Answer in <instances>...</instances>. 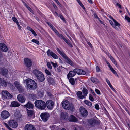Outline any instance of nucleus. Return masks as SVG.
<instances>
[{
    "mask_svg": "<svg viewBox=\"0 0 130 130\" xmlns=\"http://www.w3.org/2000/svg\"><path fill=\"white\" fill-rule=\"evenodd\" d=\"M27 89L34 90L37 87V83L33 80L30 79H27L25 80Z\"/></svg>",
    "mask_w": 130,
    "mask_h": 130,
    "instance_id": "obj_1",
    "label": "nucleus"
},
{
    "mask_svg": "<svg viewBox=\"0 0 130 130\" xmlns=\"http://www.w3.org/2000/svg\"><path fill=\"white\" fill-rule=\"evenodd\" d=\"M35 106L37 109L40 110H44L46 108V104L43 101L40 100H36L34 103Z\"/></svg>",
    "mask_w": 130,
    "mask_h": 130,
    "instance_id": "obj_2",
    "label": "nucleus"
},
{
    "mask_svg": "<svg viewBox=\"0 0 130 130\" xmlns=\"http://www.w3.org/2000/svg\"><path fill=\"white\" fill-rule=\"evenodd\" d=\"M62 106L63 108L69 111L73 112L74 107L71 103L69 102L67 100L64 101L62 103Z\"/></svg>",
    "mask_w": 130,
    "mask_h": 130,
    "instance_id": "obj_3",
    "label": "nucleus"
},
{
    "mask_svg": "<svg viewBox=\"0 0 130 130\" xmlns=\"http://www.w3.org/2000/svg\"><path fill=\"white\" fill-rule=\"evenodd\" d=\"M8 125L5 123L3 124L5 126L10 130H11L12 129L9 127L13 128H15L17 126L18 124L17 122L14 120H9L8 122Z\"/></svg>",
    "mask_w": 130,
    "mask_h": 130,
    "instance_id": "obj_4",
    "label": "nucleus"
},
{
    "mask_svg": "<svg viewBox=\"0 0 130 130\" xmlns=\"http://www.w3.org/2000/svg\"><path fill=\"white\" fill-rule=\"evenodd\" d=\"M2 98L3 99H11L12 97V95L6 91L3 90L2 91Z\"/></svg>",
    "mask_w": 130,
    "mask_h": 130,
    "instance_id": "obj_5",
    "label": "nucleus"
},
{
    "mask_svg": "<svg viewBox=\"0 0 130 130\" xmlns=\"http://www.w3.org/2000/svg\"><path fill=\"white\" fill-rule=\"evenodd\" d=\"M24 62L26 67L29 68L31 67L32 66V61L30 59L28 58L24 59Z\"/></svg>",
    "mask_w": 130,
    "mask_h": 130,
    "instance_id": "obj_6",
    "label": "nucleus"
},
{
    "mask_svg": "<svg viewBox=\"0 0 130 130\" xmlns=\"http://www.w3.org/2000/svg\"><path fill=\"white\" fill-rule=\"evenodd\" d=\"M1 118L3 119H5L8 118L10 116L9 113L7 111L5 110L2 111L1 113Z\"/></svg>",
    "mask_w": 130,
    "mask_h": 130,
    "instance_id": "obj_7",
    "label": "nucleus"
},
{
    "mask_svg": "<svg viewBox=\"0 0 130 130\" xmlns=\"http://www.w3.org/2000/svg\"><path fill=\"white\" fill-rule=\"evenodd\" d=\"M40 116L43 121L45 122L48 120L49 117V115L48 113H45L41 114Z\"/></svg>",
    "mask_w": 130,
    "mask_h": 130,
    "instance_id": "obj_8",
    "label": "nucleus"
},
{
    "mask_svg": "<svg viewBox=\"0 0 130 130\" xmlns=\"http://www.w3.org/2000/svg\"><path fill=\"white\" fill-rule=\"evenodd\" d=\"M14 84L15 87L20 93L23 92L24 91V89L22 86H21L19 82L17 81L15 82Z\"/></svg>",
    "mask_w": 130,
    "mask_h": 130,
    "instance_id": "obj_9",
    "label": "nucleus"
},
{
    "mask_svg": "<svg viewBox=\"0 0 130 130\" xmlns=\"http://www.w3.org/2000/svg\"><path fill=\"white\" fill-rule=\"evenodd\" d=\"M46 105L47 107L50 109H52L54 105L53 101L51 100H48L46 102Z\"/></svg>",
    "mask_w": 130,
    "mask_h": 130,
    "instance_id": "obj_10",
    "label": "nucleus"
},
{
    "mask_svg": "<svg viewBox=\"0 0 130 130\" xmlns=\"http://www.w3.org/2000/svg\"><path fill=\"white\" fill-rule=\"evenodd\" d=\"M80 110L81 115L84 117H86L88 115V112L85 108L81 107L80 108Z\"/></svg>",
    "mask_w": 130,
    "mask_h": 130,
    "instance_id": "obj_11",
    "label": "nucleus"
},
{
    "mask_svg": "<svg viewBox=\"0 0 130 130\" xmlns=\"http://www.w3.org/2000/svg\"><path fill=\"white\" fill-rule=\"evenodd\" d=\"M89 123L91 126H93L95 124H99V122L97 120L95 119H90L88 121Z\"/></svg>",
    "mask_w": 130,
    "mask_h": 130,
    "instance_id": "obj_12",
    "label": "nucleus"
},
{
    "mask_svg": "<svg viewBox=\"0 0 130 130\" xmlns=\"http://www.w3.org/2000/svg\"><path fill=\"white\" fill-rule=\"evenodd\" d=\"M25 130H36L33 126L30 124H26L25 126Z\"/></svg>",
    "mask_w": 130,
    "mask_h": 130,
    "instance_id": "obj_13",
    "label": "nucleus"
},
{
    "mask_svg": "<svg viewBox=\"0 0 130 130\" xmlns=\"http://www.w3.org/2000/svg\"><path fill=\"white\" fill-rule=\"evenodd\" d=\"M46 53L48 56H51L52 57H58L57 55L52 51L50 49H48Z\"/></svg>",
    "mask_w": 130,
    "mask_h": 130,
    "instance_id": "obj_14",
    "label": "nucleus"
},
{
    "mask_svg": "<svg viewBox=\"0 0 130 130\" xmlns=\"http://www.w3.org/2000/svg\"><path fill=\"white\" fill-rule=\"evenodd\" d=\"M0 48L2 51L4 52H6L8 50L7 46L3 43L0 44Z\"/></svg>",
    "mask_w": 130,
    "mask_h": 130,
    "instance_id": "obj_15",
    "label": "nucleus"
},
{
    "mask_svg": "<svg viewBox=\"0 0 130 130\" xmlns=\"http://www.w3.org/2000/svg\"><path fill=\"white\" fill-rule=\"evenodd\" d=\"M69 120L71 122H76L77 121V119L73 115H71L69 117Z\"/></svg>",
    "mask_w": 130,
    "mask_h": 130,
    "instance_id": "obj_16",
    "label": "nucleus"
},
{
    "mask_svg": "<svg viewBox=\"0 0 130 130\" xmlns=\"http://www.w3.org/2000/svg\"><path fill=\"white\" fill-rule=\"evenodd\" d=\"M17 98L18 100L21 102H24L25 101V99L24 97L20 94L18 95Z\"/></svg>",
    "mask_w": 130,
    "mask_h": 130,
    "instance_id": "obj_17",
    "label": "nucleus"
},
{
    "mask_svg": "<svg viewBox=\"0 0 130 130\" xmlns=\"http://www.w3.org/2000/svg\"><path fill=\"white\" fill-rule=\"evenodd\" d=\"M8 73V70L7 69L2 68L1 69V74L2 75L6 76Z\"/></svg>",
    "mask_w": 130,
    "mask_h": 130,
    "instance_id": "obj_18",
    "label": "nucleus"
},
{
    "mask_svg": "<svg viewBox=\"0 0 130 130\" xmlns=\"http://www.w3.org/2000/svg\"><path fill=\"white\" fill-rule=\"evenodd\" d=\"M75 75V73L73 70L70 71L67 76L68 79H69L70 77H72Z\"/></svg>",
    "mask_w": 130,
    "mask_h": 130,
    "instance_id": "obj_19",
    "label": "nucleus"
},
{
    "mask_svg": "<svg viewBox=\"0 0 130 130\" xmlns=\"http://www.w3.org/2000/svg\"><path fill=\"white\" fill-rule=\"evenodd\" d=\"M33 73L37 77L42 74V73L41 71L37 69H35L34 70Z\"/></svg>",
    "mask_w": 130,
    "mask_h": 130,
    "instance_id": "obj_20",
    "label": "nucleus"
},
{
    "mask_svg": "<svg viewBox=\"0 0 130 130\" xmlns=\"http://www.w3.org/2000/svg\"><path fill=\"white\" fill-rule=\"evenodd\" d=\"M21 114L18 111H16L14 113V118L16 119H19L21 117Z\"/></svg>",
    "mask_w": 130,
    "mask_h": 130,
    "instance_id": "obj_21",
    "label": "nucleus"
},
{
    "mask_svg": "<svg viewBox=\"0 0 130 130\" xmlns=\"http://www.w3.org/2000/svg\"><path fill=\"white\" fill-rule=\"evenodd\" d=\"M113 21L114 22V24L113 25V27L115 29H117L118 28L116 27V26L119 27L121 25L119 23L117 22L115 20H113Z\"/></svg>",
    "mask_w": 130,
    "mask_h": 130,
    "instance_id": "obj_22",
    "label": "nucleus"
},
{
    "mask_svg": "<svg viewBox=\"0 0 130 130\" xmlns=\"http://www.w3.org/2000/svg\"><path fill=\"white\" fill-rule=\"evenodd\" d=\"M68 117L67 114L66 112H62L61 114V118L63 120H65Z\"/></svg>",
    "mask_w": 130,
    "mask_h": 130,
    "instance_id": "obj_23",
    "label": "nucleus"
},
{
    "mask_svg": "<svg viewBox=\"0 0 130 130\" xmlns=\"http://www.w3.org/2000/svg\"><path fill=\"white\" fill-rule=\"evenodd\" d=\"M24 106L29 109H32L33 108L34 105L30 102H28L27 104L24 105Z\"/></svg>",
    "mask_w": 130,
    "mask_h": 130,
    "instance_id": "obj_24",
    "label": "nucleus"
},
{
    "mask_svg": "<svg viewBox=\"0 0 130 130\" xmlns=\"http://www.w3.org/2000/svg\"><path fill=\"white\" fill-rule=\"evenodd\" d=\"M40 75L37 77L38 80L41 82L43 81L45 79L44 75L42 73Z\"/></svg>",
    "mask_w": 130,
    "mask_h": 130,
    "instance_id": "obj_25",
    "label": "nucleus"
},
{
    "mask_svg": "<svg viewBox=\"0 0 130 130\" xmlns=\"http://www.w3.org/2000/svg\"><path fill=\"white\" fill-rule=\"evenodd\" d=\"M20 104L17 102L14 101L12 102L11 106L12 107H16L19 106Z\"/></svg>",
    "mask_w": 130,
    "mask_h": 130,
    "instance_id": "obj_26",
    "label": "nucleus"
},
{
    "mask_svg": "<svg viewBox=\"0 0 130 130\" xmlns=\"http://www.w3.org/2000/svg\"><path fill=\"white\" fill-rule=\"evenodd\" d=\"M77 96L80 99H82L83 98H85L84 96L82 94V92L80 91H78L77 93Z\"/></svg>",
    "mask_w": 130,
    "mask_h": 130,
    "instance_id": "obj_27",
    "label": "nucleus"
},
{
    "mask_svg": "<svg viewBox=\"0 0 130 130\" xmlns=\"http://www.w3.org/2000/svg\"><path fill=\"white\" fill-rule=\"evenodd\" d=\"M0 84L2 86L5 87L7 86V83L4 80L0 78Z\"/></svg>",
    "mask_w": 130,
    "mask_h": 130,
    "instance_id": "obj_28",
    "label": "nucleus"
},
{
    "mask_svg": "<svg viewBox=\"0 0 130 130\" xmlns=\"http://www.w3.org/2000/svg\"><path fill=\"white\" fill-rule=\"evenodd\" d=\"M82 92L83 94V95L85 98L86 96H87L88 93V90L86 88H83L82 90Z\"/></svg>",
    "mask_w": 130,
    "mask_h": 130,
    "instance_id": "obj_29",
    "label": "nucleus"
},
{
    "mask_svg": "<svg viewBox=\"0 0 130 130\" xmlns=\"http://www.w3.org/2000/svg\"><path fill=\"white\" fill-rule=\"evenodd\" d=\"M91 81L94 83L97 84L99 82V80L94 77H92L91 78Z\"/></svg>",
    "mask_w": 130,
    "mask_h": 130,
    "instance_id": "obj_30",
    "label": "nucleus"
},
{
    "mask_svg": "<svg viewBox=\"0 0 130 130\" xmlns=\"http://www.w3.org/2000/svg\"><path fill=\"white\" fill-rule=\"evenodd\" d=\"M27 29L28 30L30 31L34 36H35L37 35V34L35 31L30 27L27 26Z\"/></svg>",
    "mask_w": 130,
    "mask_h": 130,
    "instance_id": "obj_31",
    "label": "nucleus"
},
{
    "mask_svg": "<svg viewBox=\"0 0 130 130\" xmlns=\"http://www.w3.org/2000/svg\"><path fill=\"white\" fill-rule=\"evenodd\" d=\"M56 50L62 57H66L65 54L62 51H61L58 48H56Z\"/></svg>",
    "mask_w": 130,
    "mask_h": 130,
    "instance_id": "obj_32",
    "label": "nucleus"
},
{
    "mask_svg": "<svg viewBox=\"0 0 130 130\" xmlns=\"http://www.w3.org/2000/svg\"><path fill=\"white\" fill-rule=\"evenodd\" d=\"M65 59V61L66 62L69 64L72 65L73 64V62L72 61L69 59L68 57H64Z\"/></svg>",
    "mask_w": 130,
    "mask_h": 130,
    "instance_id": "obj_33",
    "label": "nucleus"
},
{
    "mask_svg": "<svg viewBox=\"0 0 130 130\" xmlns=\"http://www.w3.org/2000/svg\"><path fill=\"white\" fill-rule=\"evenodd\" d=\"M70 83L72 85H74L75 83V81L74 79L73 78H70L69 79Z\"/></svg>",
    "mask_w": 130,
    "mask_h": 130,
    "instance_id": "obj_34",
    "label": "nucleus"
},
{
    "mask_svg": "<svg viewBox=\"0 0 130 130\" xmlns=\"http://www.w3.org/2000/svg\"><path fill=\"white\" fill-rule=\"evenodd\" d=\"M27 113L29 117H31L33 114V111L31 110H28Z\"/></svg>",
    "mask_w": 130,
    "mask_h": 130,
    "instance_id": "obj_35",
    "label": "nucleus"
},
{
    "mask_svg": "<svg viewBox=\"0 0 130 130\" xmlns=\"http://www.w3.org/2000/svg\"><path fill=\"white\" fill-rule=\"evenodd\" d=\"M25 6L31 12H32L33 10L24 2H23Z\"/></svg>",
    "mask_w": 130,
    "mask_h": 130,
    "instance_id": "obj_36",
    "label": "nucleus"
},
{
    "mask_svg": "<svg viewBox=\"0 0 130 130\" xmlns=\"http://www.w3.org/2000/svg\"><path fill=\"white\" fill-rule=\"evenodd\" d=\"M84 102L86 104L89 106H91L92 105V103L88 101L85 100Z\"/></svg>",
    "mask_w": 130,
    "mask_h": 130,
    "instance_id": "obj_37",
    "label": "nucleus"
},
{
    "mask_svg": "<svg viewBox=\"0 0 130 130\" xmlns=\"http://www.w3.org/2000/svg\"><path fill=\"white\" fill-rule=\"evenodd\" d=\"M81 71L80 70L79 72V75H85L86 74V72L84 70L80 69Z\"/></svg>",
    "mask_w": 130,
    "mask_h": 130,
    "instance_id": "obj_38",
    "label": "nucleus"
},
{
    "mask_svg": "<svg viewBox=\"0 0 130 130\" xmlns=\"http://www.w3.org/2000/svg\"><path fill=\"white\" fill-rule=\"evenodd\" d=\"M73 70L75 74L76 73L78 75H79V72L80 70L81 71L80 69L77 68Z\"/></svg>",
    "mask_w": 130,
    "mask_h": 130,
    "instance_id": "obj_39",
    "label": "nucleus"
},
{
    "mask_svg": "<svg viewBox=\"0 0 130 130\" xmlns=\"http://www.w3.org/2000/svg\"><path fill=\"white\" fill-rule=\"evenodd\" d=\"M31 42L34 43L38 45H39V41L37 40L36 39H33L31 40Z\"/></svg>",
    "mask_w": 130,
    "mask_h": 130,
    "instance_id": "obj_40",
    "label": "nucleus"
},
{
    "mask_svg": "<svg viewBox=\"0 0 130 130\" xmlns=\"http://www.w3.org/2000/svg\"><path fill=\"white\" fill-rule=\"evenodd\" d=\"M58 17H59L64 22H66V21L65 20V18L61 14H59Z\"/></svg>",
    "mask_w": 130,
    "mask_h": 130,
    "instance_id": "obj_41",
    "label": "nucleus"
},
{
    "mask_svg": "<svg viewBox=\"0 0 130 130\" xmlns=\"http://www.w3.org/2000/svg\"><path fill=\"white\" fill-rule=\"evenodd\" d=\"M62 68H63V67L62 66H59L58 68L56 70L57 72H60Z\"/></svg>",
    "mask_w": 130,
    "mask_h": 130,
    "instance_id": "obj_42",
    "label": "nucleus"
},
{
    "mask_svg": "<svg viewBox=\"0 0 130 130\" xmlns=\"http://www.w3.org/2000/svg\"><path fill=\"white\" fill-rule=\"evenodd\" d=\"M110 69L114 74H115V75H117V76H118V75H117V74L116 72L115 71V70H114V69L112 67L110 68Z\"/></svg>",
    "mask_w": 130,
    "mask_h": 130,
    "instance_id": "obj_43",
    "label": "nucleus"
},
{
    "mask_svg": "<svg viewBox=\"0 0 130 130\" xmlns=\"http://www.w3.org/2000/svg\"><path fill=\"white\" fill-rule=\"evenodd\" d=\"M12 19L13 21L15 22L16 24L18 23H19L18 21L17 20V19L15 17H12Z\"/></svg>",
    "mask_w": 130,
    "mask_h": 130,
    "instance_id": "obj_44",
    "label": "nucleus"
},
{
    "mask_svg": "<svg viewBox=\"0 0 130 130\" xmlns=\"http://www.w3.org/2000/svg\"><path fill=\"white\" fill-rule=\"evenodd\" d=\"M60 38H61V39H63L65 38L63 36V35L61 34H60L59 33V34L57 35Z\"/></svg>",
    "mask_w": 130,
    "mask_h": 130,
    "instance_id": "obj_45",
    "label": "nucleus"
},
{
    "mask_svg": "<svg viewBox=\"0 0 130 130\" xmlns=\"http://www.w3.org/2000/svg\"><path fill=\"white\" fill-rule=\"evenodd\" d=\"M110 59L113 63L115 65L117 64V62L113 58V57H110Z\"/></svg>",
    "mask_w": 130,
    "mask_h": 130,
    "instance_id": "obj_46",
    "label": "nucleus"
},
{
    "mask_svg": "<svg viewBox=\"0 0 130 130\" xmlns=\"http://www.w3.org/2000/svg\"><path fill=\"white\" fill-rule=\"evenodd\" d=\"M89 99L90 100L92 101H94V99L91 94H90L89 95Z\"/></svg>",
    "mask_w": 130,
    "mask_h": 130,
    "instance_id": "obj_47",
    "label": "nucleus"
},
{
    "mask_svg": "<svg viewBox=\"0 0 130 130\" xmlns=\"http://www.w3.org/2000/svg\"><path fill=\"white\" fill-rule=\"evenodd\" d=\"M52 29L57 34V35L59 34V33L54 27H53V28Z\"/></svg>",
    "mask_w": 130,
    "mask_h": 130,
    "instance_id": "obj_48",
    "label": "nucleus"
},
{
    "mask_svg": "<svg viewBox=\"0 0 130 130\" xmlns=\"http://www.w3.org/2000/svg\"><path fill=\"white\" fill-rule=\"evenodd\" d=\"M45 73L48 75H51V73L47 69L45 70Z\"/></svg>",
    "mask_w": 130,
    "mask_h": 130,
    "instance_id": "obj_49",
    "label": "nucleus"
},
{
    "mask_svg": "<svg viewBox=\"0 0 130 130\" xmlns=\"http://www.w3.org/2000/svg\"><path fill=\"white\" fill-rule=\"evenodd\" d=\"M47 65L48 67L50 69H51L52 68V67L51 66V65L50 63L49 62H48L47 63Z\"/></svg>",
    "mask_w": 130,
    "mask_h": 130,
    "instance_id": "obj_50",
    "label": "nucleus"
},
{
    "mask_svg": "<svg viewBox=\"0 0 130 130\" xmlns=\"http://www.w3.org/2000/svg\"><path fill=\"white\" fill-rule=\"evenodd\" d=\"M47 24H48V25L49 26L50 28L52 29L53 28V27H54L53 26V25L50 23L49 22H47Z\"/></svg>",
    "mask_w": 130,
    "mask_h": 130,
    "instance_id": "obj_51",
    "label": "nucleus"
},
{
    "mask_svg": "<svg viewBox=\"0 0 130 130\" xmlns=\"http://www.w3.org/2000/svg\"><path fill=\"white\" fill-rule=\"evenodd\" d=\"M125 19L127 20L128 22H130V18L127 16L125 15Z\"/></svg>",
    "mask_w": 130,
    "mask_h": 130,
    "instance_id": "obj_52",
    "label": "nucleus"
},
{
    "mask_svg": "<svg viewBox=\"0 0 130 130\" xmlns=\"http://www.w3.org/2000/svg\"><path fill=\"white\" fill-rule=\"evenodd\" d=\"M51 63L54 68H56V67L57 66V65L56 63H54L52 62H51Z\"/></svg>",
    "mask_w": 130,
    "mask_h": 130,
    "instance_id": "obj_53",
    "label": "nucleus"
},
{
    "mask_svg": "<svg viewBox=\"0 0 130 130\" xmlns=\"http://www.w3.org/2000/svg\"><path fill=\"white\" fill-rule=\"evenodd\" d=\"M95 91L98 94H100V91L97 89H95Z\"/></svg>",
    "mask_w": 130,
    "mask_h": 130,
    "instance_id": "obj_54",
    "label": "nucleus"
},
{
    "mask_svg": "<svg viewBox=\"0 0 130 130\" xmlns=\"http://www.w3.org/2000/svg\"><path fill=\"white\" fill-rule=\"evenodd\" d=\"M96 71L97 72H99L100 71V70L98 66H97L96 67Z\"/></svg>",
    "mask_w": 130,
    "mask_h": 130,
    "instance_id": "obj_55",
    "label": "nucleus"
},
{
    "mask_svg": "<svg viewBox=\"0 0 130 130\" xmlns=\"http://www.w3.org/2000/svg\"><path fill=\"white\" fill-rule=\"evenodd\" d=\"M95 107L97 110L99 109V105L97 104H96L95 105Z\"/></svg>",
    "mask_w": 130,
    "mask_h": 130,
    "instance_id": "obj_56",
    "label": "nucleus"
},
{
    "mask_svg": "<svg viewBox=\"0 0 130 130\" xmlns=\"http://www.w3.org/2000/svg\"><path fill=\"white\" fill-rule=\"evenodd\" d=\"M106 63L108 64V67L110 68L112 67V66L110 65V64L107 61H106Z\"/></svg>",
    "mask_w": 130,
    "mask_h": 130,
    "instance_id": "obj_57",
    "label": "nucleus"
},
{
    "mask_svg": "<svg viewBox=\"0 0 130 130\" xmlns=\"http://www.w3.org/2000/svg\"><path fill=\"white\" fill-rule=\"evenodd\" d=\"M16 24L18 26V28L19 29V30H21V27L19 25V23H18V24Z\"/></svg>",
    "mask_w": 130,
    "mask_h": 130,
    "instance_id": "obj_58",
    "label": "nucleus"
},
{
    "mask_svg": "<svg viewBox=\"0 0 130 130\" xmlns=\"http://www.w3.org/2000/svg\"><path fill=\"white\" fill-rule=\"evenodd\" d=\"M79 4L83 8V9H85V7H84V6L83 5V4H82V3L81 2L80 3H79Z\"/></svg>",
    "mask_w": 130,
    "mask_h": 130,
    "instance_id": "obj_59",
    "label": "nucleus"
},
{
    "mask_svg": "<svg viewBox=\"0 0 130 130\" xmlns=\"http://www.w3.org/2000/svg\"><path fill=\"white\" fill-rule=\"evenodd\" d=\"M106 82H107V83L108 85L111 84L107 78H106Z\"/></svg>",
    "mask_w": 130,
    "mask_h": 130,
    "instance_id": "obj_60",
    "label": "nucleus"
},
{
    "mask_svg": "<svg viewBox=\"0 0 130 130\" xmlns=\"http://www.w3.org/2000/svg\"><path fill=\"white\" fill-rule=\"evenodd\" d=\"M53 5L55 9H57L58 8L57 7L54 3H53Z\"/></svg>",
    "mask_w": 130,
    "mask_h": 130,
    "instance_id": "obj_61",
    "label": "nucleus"
},
{
    "mask_svg": "<svg viewBox=\"0 0 130 130\" xmlns=\"http://www.w3.org/2000/svg\"><path fill=\"white\" fill-rule=\"evenodd\" d=\"M67 44L70 47L73 46L72 44L69 42Z\"/></svg>",
    "mask_w": 130,
    "mask_h": 130,
    "instance_id": "obj_62",
    "label": "nucleus"
},
{
    "mask_svg": "<svg viewBox=\"0 0 130 130\" xmlns=\"http://www.w3.org/2000/svg\"><path fill=\"white\" fill-rule=\"evenodd\" d=\"M124 109L129 114H130L129 112V111L126 108H124Z\"/></svg>",
    "mask_w": 130,
    "mask_h": 130,
    "instance_id": "obj_63",
    "label": "nucleus"
},
{
    "mask_svg": "<svg viewBox=\"0 0 130 130\" xmlns=\"http://www.w3.org/2000/svg\"><path fill=\"white\" fill-rule=\"evenodd\" d=\"M59 5H60V3L58 0H54Z\"/></svg>",
    "mask_w": 130,
    "mask_h": 130,
    "instance_id": "obj_64",
    "label": "nucleus"
}]
</instances>
